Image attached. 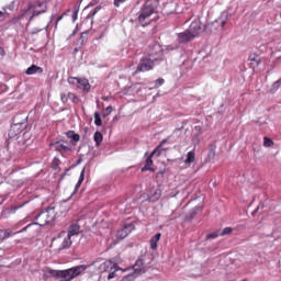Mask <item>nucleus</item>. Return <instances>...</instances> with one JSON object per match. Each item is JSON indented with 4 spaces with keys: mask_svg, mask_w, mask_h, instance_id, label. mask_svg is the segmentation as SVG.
<instances>
[{
    "mask_svg": "<svg viewBox=\"0 0 281 281\" xmlns=\"http://www.w3.org/2000/svg\"><path fill=\"white\" fill-rule=\"evenodd\" d=\"M85 271H87V266L80 265L66 270L49 269L48 273L50 278H55L59 281H72L74 278H78V276H81V273H85Z\"/></svg>",
    "mask_w": 281,
    "mask_h": 281,
    "instance_id": "obj_1",
    "label": "nucleus"
},
{
    "mask_svg": "<svg viewBox=\"0 0 281 281\" xmlns=\"http://www.w3.org/2000/svg\"><path fill=\"white\" fill-rule=\"evenodd\" d=\"M229 19H232V14H229V12H222L215 21L210 22L204 26V32H206V34H216L217 32H224L225 25L227 21H229Z\"/></svg>",
    "mask_w": 281,
    "mask_h": 281,
    "instance_id": "obj_2",
    "label": "nucleus"
},
{
    "mask_svg": "<svg viewBox=\"0 0 281 281\" xmlns=\"http://www.w3.org/2000/svg\"><path fill=\"white\" fill-rule=\"evenodd\" d=\"M156 4L157 2L155 0H147L140 10L135 14L134 21H136V23H140V25H146L144 23H146V21H148V19L155 14V10L157 8Z\"/></svg>",
    "mask_w": 281,
    "mask_h": 281,
    "instance_id": "obj_3",
    "label": "nucleus"
},
{
    "mask_svg": "<svg viewBox=\"0 0 281 281\" xmlns=\"http://www.w3.org/2000/svg\"><path fill=\"white\" fill-rule=\"evenodd\" d=\"M47 12V2L37 1L35 4H31L29 9L22 14V19H27L29 22L34 19V16H38V14H43Z\"/></svg>",
    "mask_w": 281,
    "mask_h": 281,
    "instance_id": "obj_4",
    "label": "nucleus"
},
{
    "mask_svg": "<svg viewBox=\"0 0 281 281\" xmlns=\"http://www.w3.org/2000/svg\"><path fill=\"white\" fill-rule=\"evenodd\" d=\"M36 221L40 227H45V225H52V223L56 221V207H47L41 214L37 215Z\"/></svg>",
    "mask_w": 281,
    "mask_h": 281,
    "instance_id": "obj_5",
    "label": "nucleus"
},
{
    "mask_svg": "<svg viewBox=\"0 0 281 281\" xmlns=\"http://www.w3.org/2000/svg\"><path fill=\"white\" fill-rule=\"evenodd\" d=\"M157 58L150 59L148 57L142 58L136 70L135 74H142L144 71H150V69H153V67H155V63H157Z\"/></svg>",
    "mask_w": 281,
    "mask_h": 281,
    "instance_id": "obj_6",
    "label": "nucleus"
},
{
    "mask_svg": "<svg viewBox=\"0 0 281 281\" xmlns=\"http://www.w3.org/2000/svg\"><path fill=\"white\" fill-rule=\"evenodd\" d=\"M164 144H168V139H164L157 147L156 149L149 155V157L146 159L145 166L142 168V172H146V170H150V172H155V169L151 168L153 166V157L161 150Z\"/></svg>",
    "mask_w": 281,
    "mask_h": 281,
    "instance_id": "obj_7",
    "label": "nucleus"
},
{
    "mask_svg": "<svg viewBox=\"0 0 281 281\" xmlns=\"http://www.w3.org/2000/svg\"><path fill=\"white\" fill-rule=\"evenodd\" d=\"M68 83L75 85V87H77V89H80L81 91H89V89H91V85L89 83V80H87V79L69 77Z\"/></svg>",
    "mask_w": 281,
    "mask_h": 281,
    "instance_id": "obj_8",
    "label": "nucleus"
},
{
    "mask_svg": "<svg viewBox=\"0 0 281 281\" xmlns=\"http://www.w3.org/2000/svg\"><path fill=\"white\" fill-rule=\"evenodd\" d=\"M61 245L59 246V250L61 249H69L71 247V244L74 243L71 240V237L67 235V232H61L57 238Z\"/></svg>",
    "mask_w": 281,
    "mask_h": 281,
    "instance_id": "obj_9",
    "label": "nucleus"
},
{
    "mask_svg": "<svg viewBox=\"0 0 281 281\" xmlns=\"http://www.w3.org/2000/svg\"><path fill=\"white\" fill-rule=\"evenodd\" d=\"M187 30H189L193 38H196L204 29L201 26V20H194Z\"/></svg>",
    "mask_w": 281,
    "mask_h": 281,
    "instance_id": "obj_10",
    "label": "nucleus"
},
{
    "mask_svg": "<svg viewBox=\"0 0 281 281\" xmlns=\"http://www.w3.org/2000/svg\"><path fill=\"white\" fill-rule=\"evenodd\" d=\"M24 117L23 122H16L11 126L10 134L11 135H19V133H22V131H25L27 128V121Z\"/></svg>",
    "mask_w": 281,
    "mask_h": 281,
    "instance_id": "obj_11",
    "label": "nucleus"
},
{
    "mask_svg": "<svg viewBox=\"0 0 281 281\" xmlns=\"http://www.w3.org/2000/svg\"><path fill=\"white\" fill-rule=\"evenodd\" d=\"M190 41H194L192 33L187 29L182 33H178V42L181 43H190Z\"/></svg>",
    "mask_w": 281,
    "mask_h": 281,
    "instance_id": "obj_12",
    "label": "nucleus"
},
{
    "mask_svg": "<svg viewBox=\"0 0 281 281\" xmlns=\"http://www.w3.org/2000/svg\"><path fill=\"white\" fill-rule=\"evenodd\" d=\"M133 229H135V226L133 224L125 225L121 231L117 232V238L124 240V238H126V236H128V234H131Z\"/></svg>",
    "mask_w": 281,
    "mask_h": 281,
    "instance_id": "obj_13",
    "label": "nucleus"
},
{
    "mask_svg": "<svg viewBox=\"0 0 281 281\" xmlns=\"http://www.w3.org/2000/svg\"><path fill=\"white\" fill-rule=\"evenodd\" d=\"M133 269L135 276H142V273H146V266H144V260L137 259L133 266Z\"/></svg>",
    "mask_w": 281,
    "mask_h": 281,
    "instance_id": "obj_14",
    "label": "nucleus"
},
{
    "mask_svg": "<svg viewBox=\"0 0 281 281\" xmlns=\"http://www.w3.org/2000/svg\"><path fill=\"white\" fill-rule=\"evenodd\" d=\"M50 146L54 150H57V153H68V150H71V147L60 142L52 143Z\"/></svg>",
    "mask_w": 281,
    "mask_h": 281,
    "instance_id": "obj_15",
    "label": "nucleus"
},
{
    "mask_svg": "<svg viewBox=\"0 0 281 281\" xmlns=\"http://www.w3.org/2000/svg\"><path fill=\"white\" fill-rule=\"evenodd\" d=\"M116 265L113 261L109 260L100 266V271H102L103 273H111V271H113Z\"/></svg>",
    "mask_w": 281,
    "mask_h": 281,
    "instance_id": "obj_16",
    "label": "nucleus"
},
{
    "mask_svg": "<svg viewBox=\"0 0 281 281\" xmlns=\"http://www.w3.org/2000/svg\"><path fill=\"white\" fill-rule=\"evenodd\" d=\"M78 234H80V225L78 224H71L68 228V233H66V235L70 236V238L78 236Z\"/></svg>",
    "mask_w": 281,
    "mask_h": 281,
    "instance_id": "obj_17",
    "label": "nucleus"
},
{
    "mask_svg": "<svg viewBox=\"0 0 281 281\" xmlns=\"http://www.w3.org/2000/svg\"><path fill=\"white\" fill-rule=\"evenodd\" d=\"M42 72H43V69L36 65L30 66L25 71L26 76H34L35 74H42Z\"/></svg>",
    "mask_w": 281,
    "mask_h": 281,
    "instance_id": "obj_18",
    "label": "nucleus"
},
{
    "mask_svg": "<svg viewBox=\"0 0 281 281\" xmlns=\"http://www.w3.org/2000/svg\"><path fill=\"white\" fill-rule=\"evenodd\" d=\"M161 239V233L156 234L154 237L150 239V249L155 251L157 249V243Z\"/></svg>",
    "mask_w": 281,
    "mask_h": 281,
    "instance_id": "obj_19",
    "label": "nucleus"
},
{
    "mask_svg": "<svg viewBox=\"0 0 281 281\" xmlns=\"http://www.w3.org/2000/svg\"><path fill=\"white\" fill-rule=\"evenodd\" d=\"M83 181H85V168L81 170L79 180H78L77 184L75 186L74 194H76V192H78V190H80V186H82Z\"/></svg>",
    "mask_w": 281,
    "mask_h": 281,
    "instance_id": "obj_20",
    "label": "nucleus"
},
{
    "mask_svg": "<svg viewBox=\"0 0 281 281\" xmlns=\"http://www.w3.org/2000/svg\"><path fill=\"white\" fill-rule=\"evenodd\" d=\"M161 194H162L161 189H156L154 194L149 196V201H151V203L159 201V199H161Z\"/></svg>",
    "mask_w": 281,
    "mask_h": 281,
    "instance_id": "obj_21",
    "label": "nucleus"
},
{
    "mask_svg": "<svg viewBox=\"0 0 281 281\" xmlns=\"http://www.w3.org/2000/svg\"><path fill=\"white\" fill-rule=\"evenodd\" d=\"M12 5L3 8V11H0V21H5L8 16H10V13H8V10H12Z\"/></svg>",
    "mask_w": 281,
    "mask_h": 281,
    "instance_id": "obj_22",
    "label": "nucleus"
},
{
    "mask_svg": "<svg viewBox=\"0 0 281 281\" xmlns=\"http://www.w3.org/2000/svg\"><path fill=\"white\" fill-rule=\"evenodd\" d=\"M10 236H12L11 229H7V231L0 229V243H3V240H5V238H10Z\"/></svg>",
    "mask_w": 281,
    "mask_h": 281,
    "instance_id": "obj_23",
    "label": "nucleus"
},
{
    "mask_svg": "<svg viewBox=\"0 0 281 281\" xmlns=\"http://www.w3.org/2000/svg\"><path fill=\"white\" fill-rule=\"evenodd\" d=\"M93 139L95 142V146H100V144H102L104 136L102 135V133L100 132H95L93 135Z\"/></svg>",
    "mask_w": 281,
    "mask_h": 281,
    "instance_id": "obj_24",
    "label": "nucleus"
},
{
    "mask_svg": "<svg viewBox=\"0 0 281 281\" xmlns=\"http://www.w3.org/2000/svg\"><path fill=\"white\" fill-rule=\"evenodd\" d=\"M199 210H201V206H194L191 212L187 215V221H192L195 215L199 214Z\"/></svg>",
    "mask_w": 281,
    "mask_h": 281,
    "instance_id": "obj_25",
    "label": "nucleus"
},
{
    "mask_svg": "<svg viewBox=\"0 0 281 281\" xmlns=\"http://www.w3.org/2000/svg\"><path fill=\"white\" fill-rule=\"evenodd\" d=\"M66 135L69 139H74V142H80V135L76 134L75 131H69Z\"/></svg>",
    "mask_w": 281,
    "mask_h": 281,
    "instance_id": "obj_26",
    "label": "nucleus"
},
{
    "mask_svg": "<svg viewBox=\"0 0 281 281\" xmlns=\"http://www.w3.org/2000/svg\"><path fill=\"white\" fill-rule=\"evenodd\" d=\"M194 159H195V154L194 151H189L187 154V158L184 160V164H194Z\"/></svg>",
    "mask_w": 281,
    "mask_h": 281,
    "instance_id": "obj_27",
    "label": "nucleus"
},
{
    "mask_svg": "<svg viewBox=\"0 0 281 281\" xmlns=\"http://www.w3.org/2000/svg\"><path fill=\"white\" fill-rule=\"evenodd\" d=\"M157 54H161V46H159V44L153 46L151 50L149 52V56H155Z\"/></svg>",
    "mask_w": 281,
    "mask_h": 281,
    "instance_id": "obj_28",
    "label": "nucleus"
},
{
    "mask_svg": "<svg viewBox=\"0 0 281 281\" xmlns=\"http://www.w3.org/2000/svg\"><path fill=\"white\" fill-rule=\"evenodd\" d=\"M234 232V228L232 227H226L222 232H220V236H229Z\"/></svg>",
    "mask_w": 281,
    "mask_h": 281,
    "instance_id": "obj_29",
    "label": "nucleus"
},
{
    "mask_svg": "<svg viewBox=\"0 0 281 281\" xmlns=\"http://www.w3.org/2000/svg\"><path fill=\"white\" fill-rule=\"evenodd\" d=\"M94 124L95 126H100L102 124V117H100V112L94 113Z\"/></svg>",
    "mask_w": 281,
    "mask_h": 281,
    "instance_id": "obj_30",
    "label": "nucleus"
},
{
    "mask_svg": "<svg viewBox=\"0 0 281 281\" xmlns=\"http://www.w3.org/2000/svg\"><path fill=\"white\" fill-rule=\"evenodd\" d=\"M263 146H265V148H271V146H273V140L270 139L269 137H265L263 138Z\"/></svg>",
    "mask_w": 281,
    "mask_h": 281,
    "instance_id": "obj_31",
    "label": "nucleus"
},
{
    "mask_svg": "<svg viewBox=\"0 0 281 281\" xmlns=\"http://www.w3.org/2000/svg\"><path fill=\"white\" fill-rule=\"evenodd\" d=\"M221 236V233H211L206 235V240H214V238H218Z\"/></svg>",
    "mask_w": 281,
    "mask_h": 281,
    "instance_id": "obj_32",
    "label": "nucleus"
},
{
    "mask_svg": "<svg viewBox=\"0 0 281 281\" xmlns=\"http://www.w3.org/2000/svg\"><path fill=\"white\" fill-rule=\"evenodd\" d=\"M68 100H71V102H75L76 104L79 102L78 97L71 92L68 93Z\"/></svg>",
    "mask_w": 281,
    "mask_h": 281,
    "instance_id": "obj_33",
    "label": "nucleus"
},
{
    "mask_svg": "<svg viewBox=\"0 0 281 281\" xmlns=\"http://www.w3.org/2000/svg\"><path fill=\"white\" fill-rule=\"evenodd\" d=\"M167 52H172L173 49H179V44H170L166 47Z\"/></svg>",
    "mask_w": 281,
    "mask_h": 281,
    "instance_id": "obj_34",
    "label": "nucleus"
},
{
    "mask_svg": "<svg viewBox=\"0 0 281 281\" xmlns=\"http://www.w3.org/2000/svg\"><path fill=\"white\" fill-rule=\"evenodd\" d=\"M115 271H117V266H115V268L113 269L112 272L109 273L108 276V280H113V278H115Z\"/></svg>",
    "mask_w": 281,
    "mask_h": 281,
    "instance_id": "obj_35",
    "label": "nucleus"
},
{
    "mask_svg": "<svg viewBox=\"0 0 281 281\" xmlns=\"http://www.w3.org/2000/svg\"><path fill=\"white\" fill-rule=\"evenodd\" d=\"M161 85H164V79H157L155 81V89H159V87H161Z\"/></svg>",
    "mask_w": 281,
    "mask_h": 281,
    "instance_id": "obj_36",
    "label": "nucleus"
},
{
    "mask_svg": "<svg viewBox=\"0 0 281 281\" xmlns=\"http://www.w3.org/2000/svg\"><path fill=\"white\" fill-rule=\"evenodd\" d=\"M60 99H61V102L64 103V104H67V102H68V94H65V93H61L60 94Z\"/></svg>",
    "mask_w": 281,
    "mask_h": 281,
    "instance_id": "obj_37",
    "label": "nucleus"
},
{
    "mask_svg": "<svg viewBox=\"0 0 281 281\" xmlns=\"http://www.w3.org/2000/svg\"><path fill=\"white\" fill-rule=\"evenodd\" d=\"M126 1H128V0H114V5H115V8H120V5L122 3H126Z\"/></svg>",
    "mask_w": 281,
    "mask_h": 281,
    "instance_id": "obj_38",
    "label": "nucleus"
},
{
    "mask_svg": "<svg viewBox=\"0 0 281 281\" xmlns=\"http://www.w3.org/2000/svg\"><path fill=\"white\" fill-rule=\"evenodd\" d=\"M280 85H281L280 80L274 81L273 85H272V89H276V90L280 89Z\"/></svg>",
    "mask_w": 281,
    "mask_h": 281,
    "instance_id": "obj_39",
    "label": "nucleus"
},
{
    "mask_svg": "<svg viewBox=\"0 0 281 281\" xmlns=\"http://www.w3.org/2000/svg\"><path fill=\"white\" fill-rule=\"evenodd\" d=\"M72 21H74V23H76V21H78V12H74V14H72Z\"/></svg>",
    "mask_w": 281,
    "mask_h": 281,
    "instance_id": "obj_40",
    "label": "nucleus"
},
{
    "mask_svg": "<svg viewBox=\"0 0 281 281\" xmlns=\"http://www.w3.org/2000/svg\"><path fill=\"white\" fill-rule=\"evenodd\" d=\"M105 111H106V114L105 115H111V111H113V106H108L106 109H105Z\"/></svg>",
    "mask_w": 281,
    "mask_h": 281,
    "instance_id": "obj_41",
    "label": "nucleus"
},
{
    "mask_svg": "<svg viewBox=\"0 0 281 281\" xmlns=\"http://www.w3.org/2000/svg\"><path fill=\"white\" fill-rule=\"evenodd\" d=\"M3 56H5V50L2 47H0V60L1 58H3Z\"/></svg>",
    "mask_w": 281,
    "mask_h": 281,
    "instance_id": "obj_42",
    "label": "nucleus"
},
{
    "mask_svg": "<svg viewBox=\"0 0 281 281\" xmlns=\"http://www.w3.org/2000/svg\"><path fill=\"white\" fill-rule=\"evenodd\" d=\"M27 202L22 203L21 205L16 206L13 209V212H15V210H21V207H23V205H25Z\"/></svg>",
    "mask_w": 281,
    "mask_h": 281,
    "instance_id": "obj_43",
    "label": "nucleus"
},
{
    "mask_svg": "<svg viewBox=\"0 0 281 281\" xmlns=\"http://www.w3.org/2000/svg\"><path fill=\"white\" fill-rule=\"evenodd\" d=\"M99 11H100V8H98V7H97V8L94 9V11H93L92 15L98 14V12H99Z\"/></svg>",
    "mask_w": 281,
    "mask_h": 281,
    "instance_id": "obj_44",
    "label": "nucleus"
},
{
    "mask_svg": "<svg viewBox=\"0 0 281 281\" xmlns=\"http://www.w3.org/2000/svg\"><path fill=\"white\" fill-rule=\"evenodd\" d=\"M179 194V191H177L176 193L171 194V196H177Z\"/></svg>",
    "mask_w": 281,
    "mask_h": 281,
    "instance_id": "obj_45",
    "label": "nucleus"
},
{
    "mask_svg": "<svg viewBox=\"0 0 281 281\" xmlns=\"http://www.w3.org/2000/svg\"><path fill=\"white\" fill-rule=\"evenodd\" d=\"M170 5H172V3H168L165 8H170Z\"/></svg>",
    "mask_w": 281,
    "mask_h": 281,
    "instance_id": "obj_46",
    "label": "nucleus"
},
{
    "mask_svg": "<svg viewBox=\"0 0 281 281\" xmlns=\"http://www.w3.org/2000/svg\"><path fill=\"white\" fill-rule=\"evenodd\" d=\"M61 20H63V16H59V18L57 19V22H58V21H61Z\"/></svg>",
    "mask_w": 281,
    "mask_h": 281,
    "instance_id": "obj_47",
    "label": "nucleus"
},
{
    "mask_svg": "<svg viewBox=\"0 0 281 281\" xmlns=\"http://www.w3.org/2000/svg\"><path fill=\"white\" fill-rule=\"evenodd\" d=\"M160 155H161V151H158L157 157H159Z\"/></svg>",
    "mask_w": 281,
    "mask_h": 281,
    "instance_id": "obj_48",
    "label": "nucleus"
},
{
    "mask_svg": "<svg viewBox=\"0 0 281 281\" xmlns=\"http://www.w3.org/2000/svg\"><path fill=\"white\" fill-rule=\"evenodd\" d=\"M162 150H168L167 148H162Z\"/></svg>",
    "mask_w": 281,
    "mask_h": 281,
    "instance_id": "obj_49",
    "label": "nucleus"
},
{
    "mask_svg": "<svg viewBox=\"0 0 281 281\" xmlns=\"http://www.w3.org/2000/svg\"><path fill=\"white\" fill-rule=\"evenodd\" d=\"M74 34H76V33H72V35H71V36H74Z\"/></svg>",
    "mask_w": 281,
    "mask_h": 281,
    "instance_id": "obj_50",
    "label": "nucleus"
}]
</instances>
